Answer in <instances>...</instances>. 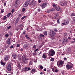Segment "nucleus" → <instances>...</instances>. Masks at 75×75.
Returning a JSON list of instances; mask_svg holds the SVG:
<instances>
[{
    "mask_svg": "<svg viewBox=\"0 0 75 75\" xmlns=\"http://www.w3.org/2000/svg\"><path fill=\"white\" fill-rule=\"evenodd\" d=\"M49 55L51 57L54 56L55 54V52L54 50H50L49 52Z\"/></svg>",
    "mask_w": 75,
    "mask_h": 75,
    "instance_id": "nucleus-1",
    "label": "nucleus"
},
{
    "mask_svg": "<svg viewBox=\"0 0 75 75\" xmlns=\"http://www.w3.org/2000/svg\"><path fill=\"white\" fill-rule=\"evenodd\" d=\"M28 59H29L28 58H25V56L23 55L22 56V62L23 64H25L27 63V61Z\"/></svg>",
    "mask_w": 75,
    "mask_h": 75,
    "instance_id": "nucleus-2",
    "label": "nucleus"
},
{
    "mask_svg": "<svg viewBox=\"0 0 75 75\" xmlns=\"http://www.w3.org/2000/svg\"><path fill=\"white\" fill-rule=\"evenodd\" d=\"M6 68L8 71H6V72L10 73L9 72H10L11 71V66L10 64H9L7 66Z\"/></svg>",
    "mask_w": 75,
    "mask_h": 75,
    "instance_id": "nucleus-3",
    "label": "nucleus"
},
{
    "mask_svg": "<svg viewBox=\"0 0 75 75\" xmlns=\"http://www.w3.org/2000/svg\"><path fill=\"white\" fill-rule=\"evenodd\" d=\"M71 65L68 64H67L66 65V68L68 70L69 69H72V68L73 64H71Z\"/></svg>",
    "mask_w": 75,
    "mask_h": 75,
    "instance_id": "nucleus-4",
    "label": "nucleus"
},
{
    "mask_svg": "<svg viewBox=\"0 0 75 75\" xmlns=\"http://www.w3.org/2000/svg\"><path fill=\"white\" fill-rule=\"evenodd\" d=\"M59 4L62 6L65 7L67 6V2H60Z\"/></svg>",
    "mask_w": 75,
    "mask_h": 75,
    "instance_id": "nucleus-5",
    "label": "nucleus"
},
{
    "mask_svg": "<svg viewBox=\"0 0 75 75\" xmlns=\"http://www.w3.org/2000/svg\"><path fill=\"white\" fill-rule=\"evenodd\" d=\"M69 21L68 20H66L64 21V23H62V24L63 25H65L67 24H68Z\"/></svg>",
    "mask_w": 75,
    "mask_h": 75,
    "instance_id": "nucleus-6",
    "label": "nucleus"
},
{
    "mask_svg": "<svg viewBox=\"0 0 75 75\" xmlns=\"http://www.w3.org/2000/svg\"><path fill=\"white\" fill-rule=\"evenodd\" d=\"M50 33L51 37H54V35H55L56 34L53 31H50Z\"/></svg>",
    "mask_w": 75,
    "mask_h": 75,
    "instance_id": "nucleus-7",
    "label": "nucleus"
},
{
    "mask_svg": "<svg viewBox=\"0 0 75 75\" xmlns=\"http://www.w3.org/2000/svg\"><path fill=\"white\" fill-rule=\"evenodd\" d=\"M18 0H16L14 4V6L16 7H17L19 5V3H18Z\"/></svg>",
    "mask_w": 75,
    "mask_h": 75,
    "instance_id": "nucleus-8",
    "label": "nucleus"
},
{
    "mask_svg": "<svg viewBox=\"0 0 75 75\" xmlns=\"http://www.w3.org/2000/svg\"><path fill=\"white\" fill-rule=\"evenodd\" d=\"M9 58V56L8 55H6L5 56L4 58V61H8Z\"/></svg>",
    "mask_w": 75,
    "mask_h": 75,
    "instance_id": "nucleus-9",
    "label": "nucleus"
},
{
    "mask_svg": "<svg viewBox=\"0 0 75 75\" xmlns=\"http://www.w3.org/2000/svg\"><path fill=\"white\" fill-rule=\"evenodd\" d=\"M64 61H60L59 62V66H62V67L64 65Z\"/></svg>",
    "mask_w": 75,
    "mask_h": 75,
    "instance_id": "nucleus-10",
    "label": "nucleus"
},
{
    "mask_svg": "<svg viewBox=\"0 0 75 75\" xmlns=\"http://www.w3.org/2000/svg\"><path fill=\"white\" fill-rule=\"evenodd\" d=\"M47 3H43L42 5H41V7H42V8H44L47 6Z\"/></svg>",
    "mask_w": 75,
    "mask_h": 75,
    "instance_id": "nucleus-11",
    "label": "nucleus"
},
{
    "mask_svg": "<svg viewBox=\"0 0 75 75\" xmlns=\"http://www.w3.org/2000/svg\"><path fill=\"white\" fill-rule=\"evenodd\" d=\"M35 72H37V70L35 69H32L31 70V73L32 74H33Z\"/></svg>",
    "mask_w": 75,
    "mask_h": 75,
    "instance_id": "nucleus-12",
    "label": "nucleus"
},
{
    "mask_svg": "<svg viewBox=\"0 0 75 75\" xmlns=\"http://www.w3.org/2000/svg\"><path fill=\"white\" fill-rule=\"evenodd\" d=\"M10 39H8V40L6 41V44H8V45H10L11 44V43L10 42Z\"/></svg>",
    "mask_w": 75,
    "mask_h": 75,
    "instance_id": "nucleus-13",
    "label": "nucleus"
},
{
    "mask_svg": "<svg viewBox=\"0 0 75 75\" xmlns=\"http://www.w3.org/2000/svg\"><path fill=\"white\" fill-rule=\"evenodd\" d=\"M12 57L13 58H14V59L16 58V57H17V55L15 53L13 54L12 55Z\"/></svg>",
    "mask_w": 75,
    "mask_h": 75,
    "instance_id": "nucleus-14",
    "label": "nucleus"
},
{
    "mask_svg": "<svg viewBox=\"0 0 75 75\" xmlns=\"http://www.w3.org/2000/svg\"><path fill=\"white\" fill-rule=\"evenodd\" d=\"M56 10L57 11H59L61 10V8L59 6L57 7L56 8Z\"/></svg>",
    "mask_w": 75,
    "mask_h": 75,
    "instance_id": "nucleus-15",
    "label": "nucleus"
},
{
    "mask_svg": "<svg viewBox=\"0 0 75 75\" xmlns=\"http://www.w3.org/2000/svg\"><path fill=\"white\" fill-rule=\"evenodd\" d=\"M28 4H29V2H26L25 4V7H27L28 6Z\"/></svg>",
    "mask_w": 75,
    "mask_h": 75,
    "instance_id": "nucleus-16",
    "label": "nucleus"
},
{
    "mask_svg": "<svg viewBox=\"0 0 75 75\" xmlns=\"http://www.w3.org/2000/svg\"><path fill=\"white\" fill-rule=\"evenodd\" d=\"M17 57L18 58V59H19V60H21V56L20 55H18L17 56Z\"/></svg>",
    "mask_w": 75,
    "mask_h": 75,
    "instance_id": "nucleus-17",
    "label": "nucleus"
},
{
    "mask_svg": "<svg viewBox=\"0 0 75 75\" xmlns=\"http://www.w3.org/2000/svg\"><path fill=\"white\" fill-rule=\"evenodd\" d=\"M19 27H20V29L21 30H23V24H21L20 25Z\"/></svg>",
    "mask_w": 75,
    "mask_h": 75,
    "instance_id": "nucleus-18",
    "label": "nucleus"
},
{
    "mask_svg": "<svg viewBox=\"0 0 75 75\" xmlns=\"http://www.w3.org/2000/svg\"><path fill=\"white\" fill-rule=\"evenodd\" d=\"M0 63L2 65H3V66H4L5 65H6L5 63L1 61Z\"/></svg>",
    "mask_w": 75,
    "mask_h": 75,
    "instance_id": "nucleus-19",
    "label": "nucleus"
},
{
    "mask_svg": "<svg viewBox=\"0 0 75 75\" xmlns=\"http://www.w3.org/2000/svg\"><path fill=\"white\" fill-rule=\"evenodd\" d=\"M70 16V17H74V16H75V14L74 13H71Z\"/></svg>",
    "mask_w": 75,
    "mask_h": 75,
    "instance_id": "nucleus-20",
    "label": "nucleus"
},
{
    "mask_svg": "<svg viewBox=\"0 0 75 75\" xmlns=\"http://www.w3.org/2000/svg\"><path fill=\"white\" fill-rule=\"evenodd\" d=\"M23 71L25 72H27V71H28V70H27V67H25L23 69Z\"/></svg>",
    "mask_w": 75,
    "mask_h": 75,
    "instance_id": "nucleus-21",
    "label": "nucleus"
},
{
    "mask_svg": "<svg viewBox=\"0 0 75 75\" xmlns=\"http://www.w3.org/2000/svg\"><path fill=\"white\" fill-rule=\"evenodd\" d=\"M53 72H56V73H58V72H59V70H58L57 69H56Z\"/></svg>",
    "mask_w": 75,
    "mask_h": 75,
    "instance_id": "nucleus-22",
    "label": "nucleus"
},
{
    "mask_svg": "<svg viewBox=\"0 0 75 75\" xmlns=\"http://www.w3.org/2000/svg\"><path fill=\"white\" fill-rule=\"evenodd\" d=\"M57 69V67L55 66H54L53 67V68L52 69V71H54V70H55Z\"/></svg>",
    "mask_w": 75,
    "mask_h": 75,
    "instance_id": "nucleus-23",
    "label": "nucleus"
},
{
    "mask_svg": "<svg viewBox=\"0 0 75 75\" xmlns=\"http://www.w3.org/2000/svg\"><path fill=\"white\" fill-rule=\"evenodd\" d=\"M18 21H17V20H16V21H15V25L16 26L17 25V23H18Z\"/></svg>",
    "mask_w": 75,
    "mask_h": 75,
    "instance_id": "nucleus-24",
    "label": "nucleus"
},
{
    "mask_svg": "<svg viewBox=\"0 0 75 75\" xmlns=\"http://www.w3.org/2000/svg\"><path fill=\"white\" fill-rule=\"evenodd\" d=\"M32 64L33 63L32 62V61H30L29 64V66H30V65H32Z\"/></svg>",
    "mask_w": 75,
    "mask_h": 75,
    "instance_id": "nucleus-25",
    "label": "nucleus"
},
{
    "mask_svg": "<svg viewBox=\"0 0 75 75\" xmlns=\"http://www.w3.org/2000/svg\"><path fill=\"white\" fill-rule=\"evenodd\" d=\"M39 37H44V35L43 34H40L39 35Z\"/></svg>",
    "mask_w": 75,
    "mask_h": 75,
    "instance_id": "nucleus-26",
    "label": "nucleus"
},
{
    "mask_svg": "<svg viewBox=\"0 0 75 75\" xmlns=\"http://www.w3.org/2000/svg\"><path fill=\"white\" fill-rule=\"evenodd\" d=\"M10 15H11V13H10L7 14L6 16L7 17H10Z\"/></svg>",
    "mask_w": 75,
    "mask_h": 75,
    "instance_id": "nucleus-27",
    "label": "nucleus"
},
{
    "mask_svg": "<svg viewBox=\"0 0 75 75\" xmlns=\"http://www.w3.org/2000/svg\"><path fill=\"white\" fill-rule=\"evenodd\" d=\"M36 4V1H34L33 3H32V4L33 6H35Z\"/></svg>",
    "mask_w": 75,
    "mask_h": 75,
    "instance_id": "nucleus-28",
    "label": "nucleus"
},
{
    "mask_svg": "<svg viewBox=\"0 0 75 75\" xmlns=\"http://www.w3.org/2000/svg\"><path fill=\"white\" fill-rule=\"evenodd\" d=\"M64 40H63V41L65 42H67V40H68V39H67V38H66L64 39Z\"/></svg>",
    "mask_w": 75,
    "mask_h": 75,
    "instance_id": "nucleus-29",
    "label": "nucleus"
},
{
    "mask_svg": "<svg viewBox=\"0 0 75 75\" xmlns=\"http://www.w3.org/2000/svg\"><path fill=\"white\" fill-rule=\"evenodd\" d=\"M46 13H50V12H51V11L50 10V9H47L46 11Z\"/></svg>",
    "mask_w": 75,
    "mask_h": 75,
    "instance_id": "nucleus-30",
    "label": "nucleus"
},
{
    "mask_svg": "<svg viewBox=\"0 0 75 75\" xmlns=\"http://www.w3.org/2000/svg\"><path fill=\"white\" fill-rule=\"evenodd\" d=\"M46 57H47V56H46V55H45L44 54H43L42 58H43L45 59V58H46Z\"/></svg>",
    "mask_w": 75,
    "mask_h": 75,
    "instance_id": "nucleus-31",
    "label": "nucleus"
},
{
    "mask_svg": "<svg viewBox=\"0 0 75 75\" xmlns=\"http://www.w3.org/2000/svg\"><path fill=\"white\" fill-rule=\"evenodd\" d=\"M32 54L33 55V56H35L37 54V53H36V52L33 53Z\"/></svg>",
    "mask_w": 75,
    "mask_h": 75,
    "instance_id": "nucleus-32",
    "label": "nucleus"
},
{
    "mask_svg": "<svg viewBox=\"0 0 75 75\" xmlns=\"http://www.w3.org/2000/svg\"><path fill=\"white\" fill-rule=\"evenodd\" d=\"M73 40L74 41H71V43H74V42H75V38H73Z\"/></svg>",
    "mask_w": 75,
    "mask_h": 75,
    "instance_id": "nucleus-33",
    "label": "nucleus"
},
{
    "mask_svg": "<svg viewBox=\"0 0 75 75\" xmlns=\"http://www.w3.org/2000/svg\"><path fill=\"white\" fill-rule=\"evenodd\" d=\"M43 34L45 35H47V33L46 31H45L44 32Z\"/></svg>",
    "mask_w": 75,
    "mask_h": 75,
    "instance_id": "nucleus-34",
    "label": "nucleus"
},
{
    "mask_svg": "<svg viewBox=\"0 0 75 75\" xmlns=\"http://www.w3.org/2000/svg\"><path fill=\"white\" fill-rule=\"evenodd\" d=\"M7 18V17L6 16H4V17L3 18V20H5Z\"/></svg>",
    "mask_w": 75,
    "mask_h": 75,
    "instance_id": "nucleus-35",
    "label": "nucleus"
},
{
    "mask_svg": "<svg viewBox=\"0 0 75 75\" xmlns=\"http://www.w3.org/2000/svg\"><path fill=\"white\" fill-rule=\"evenodd\" d=\"M39 67L40 68V69H43V66H42V65H40L39 66Z\"/></svg>",
    "mask_w": 75,
    "mask_h": 75,
    "instance_id": "nucleus-36",
    "label": "nucleus"
},
{
    "mask_svg": "<svg viewBox=\"0 0 75 75\" xmlns=\"http://www.w3.org/2000/svg\"><path fill=\"white\" fill-rule=\"evenodd\" d=\"M27 17V16H25L21 18V19L22 20H23V19H24L25 18H26V17Z\"/></svg>",
    "mask_w": 75,
    "mask_h": 75,
    "instance_id": "nucleus-37",
    "label": "nucleus"
},
{
    "mask_svg": "<svg viewBox=\"0 0 75 75\" xmlns=\"http://www.w3.org/2000/svg\"><path fill=\"white\" fill-rule=\"evenodd\" d=\"M57 23L58 24H60V22H59V19H58L57 20Z\"/></svg>",
    "mask_w": 75,
    "mask_h": 75,
    "instance_id": "nucleus-38",
    "label": "nucleus"
},
{
    "mask_svg": "<svg viewBox=\"0 0 75 75\" xmlns=\"http://www.w3.org/2000/svg\"><path fill=\"white\" fill-rule=\"evenodd\" d=\"M68 51H69V52H71V48L69 47L68 49Z\"/></svg>",
    "mask_w": 75,
    "mask_h": 75,
    "instance_id": "nucleus-39",
    "label": "nucleus"
},
{
    "mask_svg": "<svg viewBox=\"0 0 75 75\" xmlns=\"http://www.w3.org/2000/svg\"><path fill=\"white\" fill-rule=\"evenodd\" d=\"M50 59L51 61H54V58H52Z\"/></svg>",
    "mask_w": 75,
    "mask_h": 75,
    "instance_id": "nucleus-40",
    "label": "nucleus"
},
{
    "mask_svg": "<svg viewBox=\"0 0 75 75\" xmlns=\"http://www.w3.org/2000/svg\"><path fill=\"white\" fill-rule=\"evenodd\" d=\"M53 7H57V5L56 4H53L52 5Z\"/></svg>",
    "mask_w": 75,
    "mask_h": 75,
    "instance_id": "nucleus-41",
    "label": "nucleus"
},
{
    "mask_svg": "<svg viewBox=\"0 0 75 75\" xmlns=\"http://www.w3.org/2000/svg\"><path fill=\"white\" fill-rule=\"evenodd\" d=\"M27 69L28 71H31V69L30 68V67H27Z\"/></svg>",
    "mask_w": 75,
    "mask_h": 75,
    "instance_id": "nucleus-42",
    "label": "nucleus"
},
{
    "mask_svg": "<svg viewBox=\"0 0 75 75\" xmlns=\"http://www.w3.org/2000/svg\"><path fill=\"white\" fill-rule=\"evenodd\" d=\"M62 44H66V42L63 41L62 42Z\"/></svg>",
    "mask_w": 75,
    "mask_h": 75,
    "instance_id": "nucleus-43",
    "label": "nucleus"
},
{
    "mask_svg": "<svg viewBox=\"0 0 75 75\" xmlns=\"http://www.w3.org/2000/svg\"><path fill=\"white\" fill-rule=\"evenodd\" d=\"M33 47L35 49H36V48H37V47H36V46L35 45L33 46Z\"/></svg>",
    "mask_w": 75,
    "mask_h": 75,
    "instance_id": "nucleus-44",
    "label": "nucleus"
},
{
    "mask_svg": "<svg viewBox=\"0 0 75 75\" xmlns=\"http://www.w3.org/2000/svg\"><path fill=\"white\" fill-rule=\"evenodd\" d=\"M9 36V35L8 34H6L5 35V37H8Z\"/></svg>",
    "mask_w": 75,
    "mask_h": 75,
    "instance_id": "nucleus-45",
    "label": "nucleus"
},
{
    "mask_svg": "<svg viewBox=\"0 0 75 75\" xmlns=\"http://www.w3.org/2000/svg\"><path fill=\"white\" fill-rule=\"evenodd\" d=\"M40 11H41V9H39L37 10L38 12H40Z\"/></svg>",
    "mask_w": 75,
    "mask_h": 75,
    "instance_id": "nucleus-46",
    "label": "nucleus"
},
{
    "mask_svg": "<svg viewBox=\"0 0 75 75\" xmlns=\"http://www.w3.org/2000/svg\"><path fill=\"white\" fill-rule=\"evenodd\" d=\"M58 14L57 13L55 15V17H56V18L58 16Z\"/></svg>",
    "mask_w": 75,
    "mask_h": 75,
    "instance_id": "nucleus-47",
    "label": "nucleus"
},
{
    "mask_svg": "<svg viewBox=\"0 0 75 75\" xmlns=\"http://www.w3.org/2000/svg\"><path fill=\"white\" fill-rule=\"evenodd\" d=\"M50 12L51 11H54V9L52 8V9H50Z\"/></svg>",
    "mask_w": 75,
    "mask_h": 75,
    "instance_id": "nucleus-48",
    "label": "nucleus"
},
{
    "mask_svg": "<svg viewBox=\"0 0 75 75\" xmlns=\"http://www.w3.org/2000/svg\"><path fill=\"white\" fill-rule=\"evenodd\" d=\"M9 34L10 35H13V33L12 32H10Z\"/></svg>",
    "mask_w": 75,
    "mask_h": 75,
    "instance_id": "nucleus-49",
    "label": "nucleus"
},
{
    "mask_svg": "<svg viewBox=\"0 0 75 75\" xmlns=\"http://www.w3.org/2000/svg\"><path fill=\"white\" fill-rule=\"evenodd\" d=\"M14 9H12L11 10V13H14Z\"/></svg>",
    "mask_w": 75,
    "mask_h": 75,
    "instance_id": "nucleus-50",
    "label": "nucleus"
},
{
    "mask_svg": "<svg viewBox=\"0 0 75 75\" xmlns=\"http://www.w3.org/2000/svg\"><path fill=\"white\" fill-rule=\"evenodd\" d=\"M13 47H14V46H13V45H12L10 47V48H11V49L13 48Z\"/></svg>",
    "mask_w": 75,
    "mask_h": 75,
    "instance_id": "nucleus-51",
    "label": "nucleus"
},
{
    "mask_svg": "<svg viewBox=\"0 0 75 75\" xmlns=\"http://www.w3.org/2000/svg\"><path fill=\"white\" fill-rule=\"evenodd\" d=\"M4 12V11H3V10H1V13H3Z\"/></svg>",
    "mask_w": 75,
    "mask_h": 75,
    "instance_id": "nucleus-52",
    "label": "nucleus"
},
{
    "mask_svg": "<svg viewBox=\"0 0 75 75\" xmlns=\"http://www.w3.org/2000/svg\"><path fill=\"white\" fill-rule=\"evenodd\" d=\"M25 8H23V9H22V11L23 12H24L25 11Z\"/></svg>",
    "mask_w": 75,
    "mask_h": 75,
    "instance_id": "nucleus-53",
    "label": "nucleus"
},
{
    "mask_svg": "<svg viewBox=\"0 0 75 75\" xmlns=\"http://www.w3.org/2000/svg\"><path fill=\"white\" fill-rule=\"evenodd\" d=\"M19 20H20V18L19 17H18L17 18V19L16 20L18 21H19Z\"/></svg>",
    "mask_w": 75,
    "mask_h": 75,
    "instance_id": "nucleus-54",
    "label": "nucleus"
},
{
    "mask_svg": "<svg viewBox=\"0 0 75 75\" xmlns=\"http://www.w3.org/2000/svg\"><path fill=\"white\" fill-rule=\"evenodd\" d=\"M73 20L74 21H75V17H73Z\"/></svg>",
    "mask_w": 75,
    "mask_h": 75,
    "instance_id": "nucleus-55",
    "label": "nucleus"
},
{
    "mask_svg": "<svg viewBox=\"0 0 75 75\" xmlns=\"http://www.w3.org/2000/svg\"><path fill=\"white\" fill-rule=\"evenodd\" d=\"M26 32V31H25V30H24L23 32V34H25Z\"/></svg>",
    "mask_w": 75,
    "mask_h": 75,
    "instance_id": "nucleus-56",
    "label": "nucleus"
},
{
    "mask_svg": "<svg viewBox=\"0 0 75 75\" xmlns=\"http://www.w3.org/2000/svg\"><path fill=\"white\" fill-rule=\"evenodd\" d=\"M11 28V26H9V27H7V28H8V29H10Z\"/></svg>",
    "mask_w": 75,
    "mask_h": 75,
    "instance_id": "nucleus-57",
    "label": "nucleus"
},
{
    "mask_svg": "<svg viewBox=\"0 0 75 75\" xmlns=\"http://www.w3.org/2000/svg\"><path fill=\"white\" fill-rule=\"evenodd\" d=\"M4 6H6V2H4Z\"/></svg>",
    "mask_w": 75,
    "mask_h": 75,
    "instance_id": "nucleus-58",
    "label": "nucleus"
},
{
    "mask_svg": "<svg viewBox=\"0 0 75 75\" xmlns=\"http://www.w3.org/2000/svg\"><path fill=\"white\" fill-rule=\"evenodd\" d=\"M26 39H27V40H30V37H28H28H27L26 38Z\"/></svg>",
    "mask_w": 75,
    "mask_h": 75,
    "instance_id": "nucleus-59",
    "label": "nucleus"
},
{
    "mask_svg": "<svg viewBox=\"0 0 75 75\" xmlns=\"http://www.w3.org/2000/svg\"><path fill=\"white\" fill-rule=\"evenodd\" d=\"M64 61H66L67 60V58L64 57Z\"/></svg>",
    "mask_w": 75,
    "mask_h": 75,
    "instance_id": "nucleus-60",
    "label": "nucleus"
},
{
    "mask_svg": "<svg viewBox=\"0 0 75 75\" xmlns=\"http://www.w3.org/2000/svg\"><path fill=\"white\" fill-rule=\"evenodd\" d=\"M17 47H20V44H17Z\"/></svg>",
    "mask_w": 75,
    "mask_h": 75,
    "instance_id": "nucleus-61",
    "label": "nucleus"
},
{
    "mask_svg": "<svg viewBox=\"0 0 75 75\" xmlns=\"http://www.w3.org/2000/svg\"><path fill=\"white\" fill-rule=\"evenodd\" d=\"M18 67H21V65H20V64L18 63Z\"/></svg>",
    "mask_w": 75,
    "mask_h": 75,
    "instance_id": "nucleus-62",
    "label": "nucleus"
},
{
    "mask_svg": "<svg viewBox=\"0 0 75 75\" xmlns=\"http://www.w3.org/2000/svg\"><path fill=\"white\" fill-rule=\"evenodd\" d=\"M38 49H36L35 50V52H36V51H38Z\"/></svg>",
    "mask_w": 75,
    "mask_h": 75,
    "instance_id": "nucleus-63",
    "label": "nucleus"
},
{
    "mask_svg": "<svg viewBox=\"0 0 75 75\" xmlns=\"http://www.w3.org/2000/svg\"><path fill=\"white\" fill-rule=\"evenodd\" d=\"M52 19H55V18H56V17H55V16H54V17H52Z\"/></svg>",
    "mask_w": 75,
    "mask_h": 75,
    "instance_id": "nucleus-64",
    "label": "nucleus"
}]
</instances>
